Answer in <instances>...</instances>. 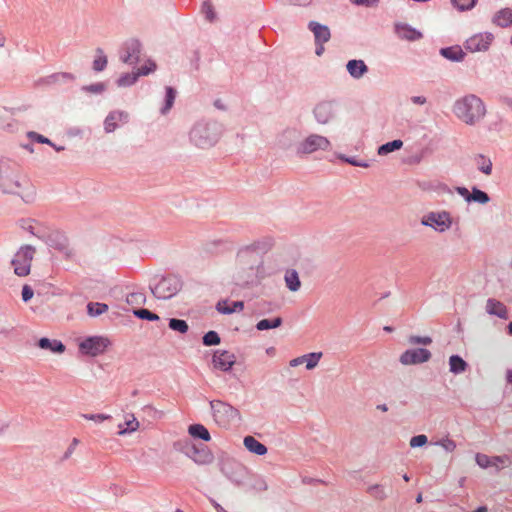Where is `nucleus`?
I'll return each mask as SVG.
<instances>
[{
	"instance_id": "nucleus-1",
	"label": "nucleus",
	"mask_w": 512,
	"mask_h": 512,
	"mask_svg": "<svg viewBox=\"0 0 512 512\" xmlns=\"http://www.w3.org/2000/svg\"><path fill=\"white\" fill-rule=\"evenodd\" d=\"M453 112L465 124L474 125L485 116L486 109L479 97L470 94L454 103Z\"/></svg>"
},
{
	"instance_id": "nucleus-2",
	"label": "nucleus",
	"mask_w": 512,
	"mask_h": 512,
	"mask_svg": "<svg viewBox=\"0 0 512 512\" xmlns=\"http://www.w3.org/2000/svg\"><path fill=\"white\" fill-rule=\"evenodd\" d=\"M222 133L221 125L216 121H199L190 131L191 142L199 148L215 145Z\"/></svg>"
},
{
	"instance_id": "nucleus-3",
	"label": "nucleus",
	"mask_w": 512,
	"mask_h": 512,
	"mask_svg": "<svg viewBox=\"0 0 512 512\" xmlns=\"http://www.w3.org/2000/svg\"><path fill=\"white\" fill-rule=\"evenodd\" d=\"M25 183L27 181L21 176L20 167L15 162H0V190L3 193L19 194Z\"/></svg>"
},
{
	"instance_id": "nucleus-4",
	"label": "nucleus",
	"mask_w": 512,
	"mask_h": 512,
	"mask_svg": "<svg viewBox=\"0 0 512 512\" xmlns=\"http://www.w3.org/2000/svg\"><path fill=\"white\" fill-rule=\"evenodd\" d=\"M209 404L212 417L218 426L228 429L235 422L241 421L240 411L229 403L222 400H211Z\"/></svg>"
},
{
	"instance_id": "nucleus-5",
	"label": "nucleus",
	"mask_w": 512,
	"mask_h": 512,
	"mask_svg": "<svg viewBox=\"0 0 512 512\" xmlns=\"http://www.w3.org/2000/svg\"><path fill=\"white\" fill-rule=\"evenodd\" d=\"M259 242L240 248L236 255V262L242 269H249L251 272L258 274L263 270V260L259 253Z\"/></svg>"
},
{
	"instance_id": "nucleus-6",
	"label": "nucleus",
	"mask_w": 512,
	"mask_h": 512,
	"mask_svg": "<svg viewBox=\"0 0 512 512\" xmlns=\"http://www.w3.org/2000/svg\"><path fill=\"white\" fill-rule=\"evenodd\" d=\"M182 288V280L176 275H168L151 286L153 295L161 300H167L175 296Z\"/></svg>"
},
{
	"instance_id": "nucleus-7",
	"label": "nucleus",
	"mask_w": 512,
	"mask_h": 512,
	"mask_svg": "<svg viewBox=\"0 0 512 512\" xmlns=\"http://www.w3.org/2000/svg\"><path fill=\"white\" fill-rule=\"evenodd\" d=\"M34 254L35 248L31 245H24L17 251L11 262L16 275L24 277L30 273Z\"/></svg>"
},
{
	"instance_id": "nucleus-8",
	"label": "nucleus",
	"mask_w": 512,
	"mask_h": 512,
	"mask_svg": "<svg viewBox=\"0 0 512 512\" xmlns=\"http://www.w3.org/2000/svg\"><path fill=\"white\" fill-rule=\"evenodd\" d=\"M329 148L330 141L326 137L310 134L297 145L296 152L298 155H307L319 150L326 151Z\"/></svg>"
},
{
	"instance_id": "nucleus-9",
	"label": "nucleus",
	"mask_w": 512,
	"mask_h": 512,
	"mask_svg": "<svg viewBox=\"0 0 512 512\" xmlns=\"http://www.w3.org/2000/svg\"><path fill=\"white\" fill-rule=\"evenodd\" d=\"M221 472L238 486L242 485L248 476V469L233 459H227L222 462Z\"/></svg>"
},
{
	"instance_id": "nucleus-10",
	"label": "nucleus",
	"mask_w": 512,
	"mask_h": 512,
	"mask_svg": "<svg viewBox=\"0 0 512 512\" xmlns=\"http://www.w3.org/2000/svg\"><path fill=\"white\" fill-rule=\"evenodd\" d=\"M452 223L451 215L447 211L429 212L421 220L422 225L431 227L441 233L450 229Z\"/></svg>"
},
{
	"instance_id": "nucleus-11",
	"label": "nucleus",
	"mask_w": 512,
	"mask_h": 512,
	"mask_svg": "<svg viewBox=\"0 0 512 512\" xmlns=\"http://www.w3.org/2000/svg\"><path fill=\"white\" fill-rule=\"evenodd\" d=\"M109 345L110 341L107 338L91 336L79 343V351L84 355L95 357L103 354Z\"/></svg>"
},
{
	"instance_id": "nucleus-12",
	"label": "nucleus",
	"mask_w": 512,
	"mask_h": 512,
	"mask_svg": "<svg viewBox=\"0 0 512 512\" xmlns=\"http://www.w3.org/2000/svg\"><path fill=\"white\" fill-rule=\"evenodd\" d=\"M183 452L191 458L196 464L205 465L213 461V454L210 449L203 445H196L191 441H186L183 447Z\"/></svg>"
},
{
	"instance_id": "nucleus-13",
	"label": "nucleus",
	"mask_w": 512,
	"mask_h": 512,
	"mask_svg": "<svg viewBox=\"0 0 512 512\" xmlns=\"http://www.w3.org/2000/svg\"><path fill=\"white\" fill-rule=\"evenodd\" d=\"M141 43L137 39L125 41L120 49V60L129 65H136L140 60Z\"/></svg>"
},
{
	"instance_id": "nucleus-14",
	"label": "nucleus",
	"mask_w": 512,
	"mask_h": 512,
	"mask_svg": "<svg viewBox=\"0 0 512 512\" xmlns=\"http://www.w3.org/2000/svg\"><path fill=\"white\" fill-rule=\"evenodd\" d=\"M493 39L494 36L492 33H478L468 38L464 43V47L472 53L487 51Z\"/></svg>"
},
{
	"instance_id": "nucleus-15",
	"label": "nucleus",
	"mask_w": 512,
	"mask_h": 512,
	"mask_svg": "<svg viewBox=\"0 0 512 512\" xmlns=\"http://www.w3.org/2000/svg\"><path fill=\"white\" fill-rule=\"evenodd\" d=\"M431 352L426 348L408 349L404 351L399 361L403 365H417L430 360Z\"/></svg>"
},
{
	"instance_id": "nucleus-16",
	"label": "nucleus",
	"mask_w": 512,
	"mask_h": 512,
	"mask_svg": "<svg viewBox=\"0 0 512 512\" xmlns=\"http://www.w3.org/2000/svg\"><path fill=\"white\" fill-rule=\"evenodd\" d=\"M212 362L216 369L227 372L235 364L236 357L227 350H216L213 354Z\"/></svg>"
},
{
	"instance_id": "nucleus-17",
	"label": "nucleus",
	"mask_w": 512,
	"mask_h": 512,
	"mask_svg": "<svg viewBox=\"0 0 512 512\" xmlns=\"http://www.w3.org/2000/svg\"><path fill=\"white\" fill-rule=\"evenodd\" d=\"M129 121V114L125 111H111L104 120V130L106 133L114 132L120 124H126Z\"/></svg>"
},
{
	"instance_id": "nucleus-18",
	"label": "nucleus",
	"mask_w": 512,
	"mask_h": 512,
	"mask_svg": "<svg viewBox=\"0 0 512 512\" xmlns=\"http://www.w3.org/2000/svg\"><path fill=\"white\" fill-rule=\"evenodd\" d=\"M316 121L320 124H327L334 117V104L331 101L318 103L313 110Z\"/></svg>"
},
{
	"instance_id": "nucleus-19",
	"label": "nucleus",
	"mask_w": 512,
	"mask_h": 512,
	"mask_svg": "<svg viewBox=\"0 0 512 512\" xmlns=\"http://www.w3.org/2000/svg\"><path fill=\"white\" fill-rule=\"evenodd\" d=\"M394 32L398 38L410 42L417 41L423 38L422 32L406 23H396L394 25Z\"/></svg>"
},
{
	"instance_id": "nucleus-20",
	"label": "nucleus",
	"mask_w": 512,
	"mask_h": 512,
	"mask_svg": "<svg viewBox=\"0 0 512 512\" xmlns=\"http://www.w3.org/2000/svg\"><path fill=\"white\" fill-rule=\"evenodd\" d=\"M322 356H323L322 352H312V353L304 354L302 356H299V357H296V358L290 360L289 365L291 367H297V366L305 363L306 369L312 370L318 365Z\"/></svg>"
},
{
	"instance_id": "nucleus-21",
	"label": "nucleus",
	"mask_w": 512,
	"mask_h": 512,
	"mask_svg": "<svg viewBox=\"0 0 512 512\" xmlns=\"http://www.w3.org/2000/svg\"><path fill=\"white\" fill-rule=\"evenodd\" d=\"M308 29L314 34L315 43L325 44L331 38L329 27L316 21H310L308 23Z\"/></svg>"
},
{
	"instance_id": "nucleus-22",
	"label": "nucleus",
	"mask_w": 512,
	"mask_h": 512,
	"mask_svg": "<svg viewBox=\"0 0 512 512\" xmlns=\"http://www.w3.org/2000/svg\"><path fill=\"white\" fill-rule=\"evenodd\" d=\"M486 311L488 314L495 315L501 319H508L509 317L506 306L494 298H489L487 300Z\"/></svg>"
},
{
	"instance_id": "nucleus-23",
	"label": "nucleus",
	"mask_w": 512,
	"mask_h": 512,
	"mask_svg": "<svg viewBox=\"0 0 512 512\" xmlns=\"http://www.w3.org/2000/svg\"><path fill=\"white\" fill-rule=\"evenodd\" d=\"M38 347L43 350H49L52 353L61 354L65 351V345L57 339L40 338L37 343Z\"/></svg>"
},
{
	"instance_id": "nucleus-24",
	"label": "nucleus",
	"mask_w": 512,
	"mask_h": 512,
	"mask_svg": "<svg viewBox=\"0 0 512 512\" xmlns=\"http://www.w3.org/2000/svg\"><path fill=\"white\" fill-rule=\"evenodd\" d=\"M493 24L501 28L512 26V9L503 8L497 11L492 19Z\"/></svg>"
},
{
	"instance_id": "nucleus-25",
	"label": "nucleus",
	"mask_w": 512,
	"mask_h": 512,
	"mask_svg": "<svg viewBox=\"0 0 512 512\" xmlns=\"http://www.w3.org/2000/svg\"><path fill=\"white\" fill-rule=\"evenodd\" d=\"M346 68L350 76L355 79L361 78L368 71V67L363 60H350Z\"/></svg>"
},
{
	"instance_id": "nucleus-26",
	"label": "nucleus",
	"mask_w": 512,
	"mask_h": 512,
	"mask_svg": "<svg viewBox=\"0 0 512 512\" xmlns=\"http://www.w3.org/2000/svg\"><path fill=\"white\" fill-rule=\"evenodd\" d=\"M244 446L245 448L256 455L263 456L267 453V447L255 439L253 436H246L244 438Z\"/></svg>"
},
{
	"instance_id": "nucleus-27",
	"label": "nucleus",
	"mask_w": 512,
	"mask_h": 512,
	"mask_svg": "<svg viewBox=\"0 0 512 512\" xmlns=\"http://www.w3.org/2000/svg\"><path fill=\"white\" fill-rule=\"evenodd\" d=\"M440 54L453 62H460L465 57V53L459 45L441 48Z\"/></svg>"
},
{
	"instance_id": "nucleus-28",
	"label": "nucleus",
	"mask_w": 512,
	"mask_h": 512,
	"mask_svg": "<svg viewBox=\"0 0 512 512\" xmlns=\"http://www.w3.org/2000/svg\"><path fill=\"white\" fill-rule=\"evenodd\" d=\"M474 162L477 166V169L480 172H482L483 174H485L487 176L491 175L493 164L489 157H487L483 154H478L475 156Z\"/></svg>"
},
{
	"instance_id": "nucleus-29",
	"label": "nucleus",
	"mask_w": 512,
	"mask_h": 512,
	"mask_svg": "<svg viewBox=\"0 0 512 512\" xmlns=\"http://www.w3.org/2000/svg\"><path fill=\"white\" fill-rule=\"evenodd\" d=\"M284 279H285L286 286L290 291L296 292L300 289L301 282H300L299 275L296 270H294V269L287 270L285 273Z\"/></svg>"
},
{
	"instance_id": "nucleus-30",
	"label": "nucleus",
	"mask_w": 512,
	"mask_h": 512,
	"mask_svg": "<svg viewBox=\"0 0 512 512\" xmlns=\"http://www.w3.org/2000/svg\"><path fill=\"white\" fill-rule=\"evenodd\" d=\"M189 434L194 438H199L208 442L211 439L210 433L202 424H193L188 428Z\"/></svg>"
},
{
	"instance_id": "nucleus-31",
	"label": "nucleus",
	"mask_w": 512,
	"mask_h": 512,
	"mask_svg": "<svg viewBox=\"0 0 512 512\" xmlns=\"http://www.w3.org/2000/svg\"><path fill=\"white\" fill-rule=\"evenodd\" d=\"M449 366L452 373L460 374L466 370L468 365L459 355H452L449 358Z\"/></svg>"
},
{
	"instance_id": "nucleus-32",
	"label": "nucleus",
	"mask_w": 512,
	"mask_h": 512,
	"mask_svg": "<svg viewBox=\"0 0 512 512\" xmlns=\"http://www.w3.org/2000/svg\"><path fill=\"white\" fill-rule=\"evenodd\" d=\"M298 137H299V133H298V131L296 129H294V128H287L280 135L279 143L283 147H288V146L291 145V143L293 141L297 140Z\"/></svg>"
},
{
	"instance_id": "nucleus-33",
	"label": "nucleus",
	"mask_w": 512,
	"mask_h": 512,
	"mask_svg": "<svg viewBox=\"0 0 512 512\" xmlns=\"http://www.w3.org/2000/svg\"><path fill=\"white\" fill-rule=\"evenodd\" d=\"M244 308V303L242 301H235L232 305H228L226 301L219 302L217 304V310L222 314H231L236 311H242Z\"/></svg>"
},
{
	"instance_id": "nucleus-34",
	"label": "nucleus",
	"mask_w": 512,
	"mask_h": 512,
	"mask_svg": "<svg viewBox=\"0 0 512 512\" xmlns=\"http://www.w3.org/2000/svg\"><path fill=\"white\" fill-rule=\"evenodd\" d=\"M475 460H476V463L481 468H488V467L492 466V463H494V462H503L504 457H502V456L489 457L486 454L477 453Z\"/></svg>"
},
{
	"instance_id": "nucleus-35",
	"label": "nucleus",
	"mask_w": 512,
	"mask_h": 512,
	"mask_svg": "<svg viewBox=\"0 0 512 512\" xmlns=\"http://www.w3.org/2000/svg\"><path fill=\"white\" fill-rule=\"evenodd\" d=\"M490 201L489 195L485 192L477 188L476 186L472 187L471 197L468 203H479V204H487Z\"/></svg>"
},
{
	"instance_id": "nucleus-36",
	"label": "nucleus",
	"mask_w": 512,
	"mask_h": 512,
	"mask_svg": "<svg viewBox=\"0 0 512 512\" xmlns=\"http://www.w3.org/2000/svg\"><path fill=\"white\" fill-rule=\"evenodd\" d=\"M283 320L281 317H275L273 319H262L256 324V328L259 331L273 329L281 326Z\"/></svg>"
},
{
	"instance_id": "nucleus-37",
	"label": "nucleus",
	"mask_w": 512,
	"mask_h": 512,
	"mask_svg": "<svg viewBox=\"0 0 512 512\" xmlns=\"http://www.w3.org/2000/svg\"><path fill=\"white\" fill-rule=\"evenodd\" d=\"M403 146V141L400 139L393 140L391 142H387L383 145H381L378 148V154L379 155H387L388 153H391L393 151L399 150Z\"/></svg>"
},
{
	"instance_id": "nucleus-38",
	"label": "nucleus",
	"mask_w": 512,
	"mask_h": 512,
	"mask_svg": "<svg viewBox=\"0 0 512 512\" xmlns=\"http://www.w3.org/2000/svg\"><path fill=\"white\" fill-rule=\"evenodd\" d=\"M97 57L93 61V70L96 72L103 71L107 66V57L101 48L96 49Z\"/></svg>"
},
{
	"instance_id": "nucleus-39",
	"label": "nucleus",
	"mask_w": 512,
	"mask_h": 512,
	"mask_svg": "<svg viewBox=\"0 0 512 512\" xmlns=\"http://www.w3.org/2000/svg\"><path fill=\"white\" fill-rule=\"evenodd\" d=\"M176 98V90L170 86L166 87L165 104L161 108V113L166 114L172 108Z\"/></svg>"
},
{
	"instance_id": "nucleus-40",
	"label": "nucleus",
	"mask_w": 512,
	"mask_h": 512,
	"mask_svg": "<svg viewBox=\"0 0 512 512\" xmlns=\"http://www.w3.org/2000/svg\"><path fill=\"white\" fill-rule=\"evenodd\" d=\"M367 493L378 501H383L387 498V494L384 490V487L380 484H374L367 488Z\"/></svg>"
},
{
	"instance_id": "nucleus-41",
	"label": "nucleus",
	"mask_w": 512,
	"mask_h": 512,
	"mask_svg": "<svg viewBox=\"0 0 512 512\" xmlns=\"http://www.w3.org/2000/svg\"><path fill=\"white\" fill-rule=\"evenodd\" d=\"M108 310V305L100 302H90L87 305V312L90 316H99Z\"/></svg>"
},
{
	"instance_id": "nucleus-42",
	"label": "nucleus",
	"mask_w": 512,
	"mask_h": 512,
	"mask_svg": "<svg viewBox=\"0 0 512 512\" xmlns=\"http://www.w3.org/2000/svg\"><path fill=\"white\" fill-rule=\"evenodd\" d=\"M139 77L138 72H131V73H125L121 75L118 80L117 84L120 87H127L133 85Z\"/></svg>"
},
{
	"instance_id": "nucleus-43",
	"label": "nucleus",
	"mask_w": 512,
	"mask_h": 512,
	"mask_svg": "<svg viewBox=\"0 0 512 512\" xmlns=\"http://www.w3.org/2000/svg\"><path fill=\"white\" fill-rule=\"evenodd\" d=\"M125 425H126L125 428H123V426L121 424L118 426L119 427V432H118L119 435H125L128 433L134 432L139 428V422L133 415H131V419H129L125 422Z\"/></svg>"
},
{
	"instance_id": "nucleus-44",
	"label": "nucleus",
	"mask_w": 512,
	"mask_h": 512,
	"mask_svg": "<svg viewBox=\"0 0 512 512\" xmlns=\"http://www.w3.org/2000/svg\"><path fill=\"white\" fill-rule=\"evenodd\" d=\"M169 328L171 330H174V331H177L181 334H184L188 331L189 329V326L187 324V322L185 320H182V319H176V318H171L169 320Z\"/></svg>"
},
{
	"instance_id": "nucleus-45",
	"label": "nucleus",
	"mask_w": 512,
	"mask_h": 512,
	"mask_svg": "<svg viewBox=\"0 0 512 512\" xmlns=\"http://www.w3.org/2000/svg\"><path fill=\"white\" fill-rule=\"evenodd\" d=\"M133 314L142 320H148V321H156L159 320V316L153 312H151L148 309H136L133 311Z\"/></svg>"
},
{
	"instance_id": "nucleus-46",
	"label": "nucleus",
	"mask_w": 512,
	"mask_h": 512,
	"mask_svg": "<svg viewBox=\"0 0 512 512\" xmlns=\"http://www.w3.org/2000/svg\"><path fill=\"white\" fill-rule=\"evenodd\" d=\"M221 339L216 331H208L203 336V344L205 346H214L220 344Z\"/></svg>"
},
{
	"instance_id": "nucleus-47",
	"label": "nucleus",
	"mask_w": 512,
	"mask_h": 512,
	"mask_svg": "<svg viewBox=\"0 0 512 512\" xmlns=\"http://www.w3.org/2000/svg\"><path fill=\"white\" fill-rule=\"evenodd\" d=\"M451 2L459 11L471 10L476 4V0H451Z\"/></svg>"
},
{
	"instance_id": "nucleus-48",
	"label": "nucleus",
	"mask_w": 512,
	"mask_h": 512,
	"mask_svg": "<svg viewBox=\"0 0 512 512\" xmlns=\"http://www.w3.org/2000/svg\"><path fill=\"white\" fill-rule=\"evenodd\" d=\"M408 342L411 345H419V344H421V345L427 346V345H430L432 343V338L430 336L411 335L408 338Z\"/></svg>"
},
{
	"instance_id": "nucleus-49",
	"label": "nucleus",
	"mask_w": 512,
	"mask_h": 512,
	"mask_svg": "<svg viewBox=\"0 0 512 512\" xmlns=\"http://www.w3.org/2000/svg\"><path fill=\"white\" fill-rule=\"evenodd\" d=\"M436 445L442 447L447 452H453L456 449V442L450 438L441 439Z\"/></svg>"
},
{
	"instance_id": "nucleus-50",
	"label": "nucleus",
	"mask_w": 512,
	"mask_h": 512,
	"mask_svg": "<svg viewBox=\"0 0 512 512\" xmlns=\"http://www.w3.org/2000/svg\"><path fill=\"white\" fill-rule=\"evenodd\" d=\"M82 417L86 420L94 421L97 423H102L106 420L111 419L110 415L102 414V413H100V414H82Z\"/></svg>"
},
{
	"instance_id": "nucleus-51",
	"label": "nucleus",
	"mask_w": 512,
	"mask_h": 512,
	"mask_svg": "<svg viewBox=\"0 0 512 512\" xmlns=\"http://www.w3.org/2000/svg\"><path fill=\"white\" fill-rule=\"evenodd\" d=\"M156 70V64L154 61L149 60L145 65L137 69L139 76H145Z\"/></svg>"
},
{
	"instance_id": "nucleus-52",
	"label": "nucleus",
	"mask_w": 512,
	"mask_h": 512,
	"mask_svg": "<svg viewBox=\"0 0 512 512\" xmlns=\"http://www.w3.org/2000/svg\"><path fill=\"white\" fill-rule=\"evenodd\" d=\"M339 159H341L342 161L346 162V163H349L353 166H356V167H363V168H367L369 167V164L365 161H358L356 158L354 157H348L346 155H339Z\"/></svg>"
},
{
	"instance_id": "nucleus-53",
	"label": "nucleus",
	"mask_w": 512,
	"mask_h": 512,
	"mask_svg": "<svg viewBox=\"0 0 512 512\" xmlns=\"http://www.w3.org/2000/svg\"><path fill=\"white\" fill-rule=\"evenodd\" d=\"M33 223H34L33 220H24L23 224H22V228L27 230L32 235L42 239L43 235L40 234V231L35 228Z\"/></svg>"
},
{
	"instance_id": "nucleus-54",
	"label": "nucleus",
	"mask_w": 512,
	"mask_h": 512,
	"mask_svg": "<svg viewBox=\"0 0 512 512\" xmlns=\"http://www.w3.org/2000/svg\"><path fill=\"white\" fill-rule=\"evenodd\" d=\"M427 441H428L427 436L424 434H420V435L413 436L410 439L409 444L412 448H416V447L424 446L427 443Z\"/></svg>"
},
{
	"instance_id": "nucleus-55",
	"label": "nucleus",
	"mask_w": 512,
	"mask_h": 512,
	"mask_svg": "<svg viewBox=\"0 0 512 512\" xmlns=\"http://www.w3.org/2000/svg\"><path fill=\"white\" fill-rule=\"evenodd\" d=\"M202 12L205 14V17L208 21H214L216 15L214 13L213 6L210 2H204L202 5Z\"/></svg>"
},
{
	"instance_id": "nucleus-56",
	"label": "nucleus",
	"mask_w": 512,
	"mask_h": 512,
	"mask_svg": "<svg viewBox=\"0 0 512 512\" xmlns=\"http://www.w3.org/2000/svg\"><path fill=\"white\" fill-rule=\"evenodd\" d=\"M145 301V296L141 292L130 293L127 296V303L129 304H140Z\"/></svg>"
},
{
	"instance_id": "nucleus-57",
	"label": "nucleus",
	"mask_w": 512,
	"mask_h": 512,
	"mask_svg": "<svg viewBox=\"0 0 512 512\" xmlns=\"http://www.w3.org/2000/svg\"><path fill=\"white\" fill-rule=\"evenodd\" d=\"M28 137L38 143L53 145V143L48 138L33 131L28 133Z\"/></svg>"
},
{
	"instance_id": "nucleus-58",
	"label": "nucleus",
	"mask_w": 512,
	"mask_h": 512,
	"mask_svg": "<svg viewBox=\"0 0 512 512\" xmlns=\"http://www.w3.org/2000/svg\"><path fill=\"white\" fill-rule=\"evenodd\" d=\"M351 3L357 5V6H364V7H376L380 0H350Z\"/></svg>"
},
{
	"instance_id": "nucleus-59",
	"label": "nucleus",
	"mask_w": 512,
	"mask_h": 512,
	"mask_svg": "<svg viewBox=\"0 0 512 512\" xmlns=\"http://www.w3.org/2000/svg\"><path fill=\"white\" fill-rule=\"evenodd\" d=\"M83 89L92 93H101L105 90V86L103 83H95L85 86Z\"/></svg>"
},
{
	"instance_id": "nucleus-60",
	"label": "nucleus",
	"mask_w": 512,
	"mask_h": 512,
	"mask_svg": "<svg viewBox=\"0 0 512 512\" xmlns=\"http://www.w3.org/2000/svg\"><path fill=\"white\" fill-rule=\"evenodd\" d=\"M78 443H79V440L77 438H74L72 440L71 444L69 445V447L65 451L64 455L62 456V460H67L68 458H70V456L73 454Z\"/></svg>"
},
{
	"instance_id": "nucleus-61",
	"label": "nucleus",
	"mask_w": 512,
	"mask_h": 512,
	"mask_svg": "<svg viewBox=\"0 0 512 512\" xmlns=\"http://www.w3.org/2000/svg\"><path fill=\"white\" fill-rule=\"evenodd\" d=\"M33 290L29 285H24L22 288V299L24 302H28L33 297Z\"/></svg>"
},
{
	"instance_id": "nucleus-62",
	"label": "nucleus",
	"mask_w": 512,
	"mask_h": 512,
	"mask_svg": "<svg viewBox=\"0 0 512 512\" xmlns=\"http://www.w3.org/2000/svg\"><path fill=\"white\" fill-rule=\"evenodd\" d=\"M456 192L464 198L466 202H469L471 197V192L466 187H456Z\"/></svg>"
},
{
	"instance_id": "nucleus-63",
	"label": "nucleus",
	"mask_w": 512,
	"mask_h": 512,
	"mask_svg": "<svg viewBox=\"0 0 512 512\" xmlns=\"http://www.w3.org/2000/svg\"><path fill=\"white\" fill-rule=\"evenodd\" d=\"M52 78L55 81L74 80V76L72 74H70V73H57V74L52 75Z\"/></svg>"
},
{
	"instance_id": "nucleus-64",
	"label": "nucleus",
	"mask_w": 512,
	"mask_h": 512,
	"mask_svg": "<svg viewBox=\"0 0 512 512\" xmlns=\"http://www.w3.org/2000/svg\"><path fill=\"white\" fill-rule=\"evenodd\" d=\"M411 102L416 105H424L427 102V99L424 96H412Z\"/></svg>"
}]
</instances>
